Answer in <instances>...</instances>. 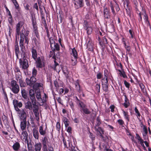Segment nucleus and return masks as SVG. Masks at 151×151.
Wrapping results in <instances>:
<instances>
[{
	"mask_svg": "<svg viewBox=\"0 0 151 151\" xmlns=\"http://www.w3.org/2000/svg\"><path fill=\"white\" fill-rule=\"evenodd\" d=\"M22 58L19 59L20 67L22 70H27L29 67L28 62L27 59L26 54L22 53Z\"/></svg>",
	"mask_w": 151,
	"mask_h": 151,
	"instance_id": "obj_1",
	"label": "nucleus"
},
{
	"mask_svg": "<svg viewBox=\"0 0 151 151\" xmlns=\"http://www.w3.org/2000/svg\"><path fill=\"white\" fill-rule=\"evenodd\" d=\"M11 89L13 92L15 94L18 93L19 91V85L17 84V82L15 80H12L11 82Z\"/></svg>",
	"mask_w": 151,
	"mask_h": 151,
	"instance_id": "obj_2",
	"label": "nucleus"
},
{
	"mask_svg": "<svg viewBox=\"0 0 151 151\" xmlns=\"http://www.w3.org/2000/svg\"><path fill=\"white\" fill-rule=\"evenodd\" d=\"M98 34H97L96 36V38L97 39V38H98V41L99 44L101 46L102 50H104L106 46V45L108 43L107 40L105 37H103L102 40H101L100 37L99 36V32H98Z\"/></svg>",
	"mask_w": 151,
	"mask_h": 151,
	"instance_id": "obj_3",
	"label": "nucleus"
},
{
	"mask_svg": "<svg viewBox=\"0 0 151 151\" xmlns=\"http://www.w3.org/2000/svg\"><path fill=\"white\" fill-rule=\"evenodd\" d=\"M36 96L37 99L39 101H41L42 104V105H43V104L46 101V99L47 97L45 93L44 94V97H43L42 99L41 97V93L39 90H36Z\"/></svg>",
	"mask_w": 151,
	"mask_h": 151,
	"instance_id": "obj_4",
	"label": "nucleus"
},
{
	"mask_svg": "<svg viewBox=\"0 0 151 151\" xmlns=\"http://www.w3.org/2000/svg\"><path fill=\"white\" fill-rule=\"evenodd\" d=\"M24 37L25 35L24 34L23 31L22 30L21 32L20 33V40L19 42V45L21 48V50L22 52V53L26 54L25 50L24 49V47L23 45V42L24 40Z\"/></svg>",
	"mask_w": 151,
	"mask_h": 151,
	"instance_id": "obj_5",
	"label": "nucleus"
},
{
	"mask_svg": "<svg viewBox=\"0 0 151 151\" xmlns=\"http://www.w3.org/2000/svg\"><path fill=\"white\" fill-rule=\"evenodd\" d=\"M49 41L50 42V46L52 50L54 51L55 50L59 51L60 50V47L58 44L54 42L52 39V37L50 38Z\"/></svg>",
	"mask_w": 151,
	"mask_h": 151,
	"instance_id": "obj_6",
	"label": "nucleus"
},
{
	"mask_svg": "<svg viewBox=\"0 0 151 151\" xmlns=\"http://www.w3.org/2000/svg\"><path fill=\"white\" fill-rule=\"evenodd\" d=\"M35 94H36V91H35L32 89H30L29 91V98L31 100L32 104L33 105L35 104V102H36V100L35 97Z\"/></svg>",
	"mask_w": 151,
	"mask_h": 151,
	"instance_id": "obj_7",
	"label": "nucleus"
},
{
	"mask_svg": "<svg viewBox=\"0 0 151 151\" xmlns=\"http://www.w3.org/2000/svg\"><path fill=\"white\" fill-rule=\"evenodd\" d=\"M20 119L21 120H26L27 114L24 109H22L17 111Z\"/></svg>",
	"mask_w": 151,
	"mask_h": 151,
	"instance_id": "obj_8",
	"label": "nucleus"
},
{
	"mask_svg": "<svg viewBox=\"0 0 151 151\" xmlns=\"http://www.w3.org/2000/svg\"><path fill=\"white\" fill-rule=\"evenodd\" d=\"M26 80L27 84L31 87L37 81V79L35 77L32 76L30 77V79L27 78Z\"/></svg>",
	"mask_w": 151,
	"mask_h": 151,
	"instance_id": "obj_9",
	"label": "nucleus"
},
{
	"mask_svg": "<svg viewBox=\"0 0 151 151\" xmlns=\"http://www.w3.org/2000/svg\"><path fill=\"white\" fill-rule=\"evenodd\" d=\"M74 6L76 9H78L83 6L84 3L83 0H77L75 2H73Z\"/></svg>",
	"mask_w": 151,
	"mask_h": 151,
	"instance_id": "obj_10",
	"label": "nucleus"
},
{
	"mask_svg": "<svg viewBox=\"0 0 151 151\" xmlns=\"http://www.w3.org/2000/svg\"><path fill=\"white\" fill-rule=\"evenodd\" d=\"M13 104L15 110L16 111H18V110L20 109H19L18 107L21 108L22 106V104L21 102H19L18 101L15 99L13 100Z\"/></svg>",
	"mask_w": 151,
	"mask_h": 151,
	"instance_id": "obj_11",
	"label": "nucleus"
},
{
	"mask_svg": "<svg viewBox=\"0 0 151 151\" xmlns=\"http://www.w3.org/2000/svg\"><path fill=\"white\" fill-rule=\"evenodd\" d=\"M124 96L125 97L124 102L122 104L125 108H127L129 106L130 103L127 96L126 95H124Z\"/></svg>",
	"mask_w": 151,
	"mask_h": 151,
	"instance_id": "obj_12",
	"label": "nucleus"
},
{
	"mask_svg": "<svg viewBox=\"0 0 151 151\" xmlns=\"http://www.w3.org/2000/svg\"><path fill=\"white\" fill-rule=\"evenodd\" d=\"M22 24L21 22H19L18 23L16 26V38H17V37H19L20 32V28L22 27Z\"/></svg>",
	"mask_w": 151,
	"mask_h": 151,
	"instance_id": "obj_13",
	"label": "nucleus"
},
{
	"mask_svg": "<svg viewBox=\"0 0 151 151\" xmlns=\"http://www.w3.org/2000/svg\"><path fill=\"white\" fill-rule=\"evenodd\" d=\"M104 17L105 19H109L110 17V11L109 9L107 8L104 9Z\"/></svg>",
	"mask_w": 151,
	"mask_h": 151,
	"instance_id": "obj_14",
	"label": "nucleus"
},
{
	"mask_svg": "<svg viewBox=\"0 0 151 151\" xmlns=\"http://www.w3.org/2000/svg\"><path fill=\"white\" fill-rule=\"evenodd\" d=\"M33 135L34 137L36 139L38 140L39 137V133L36 128H34L32 130Z\"/></svg>",
	"mask_w": 151,
	"mask_h": 151,
	"instance_id": "obj_15",
	"label": "nucleus"
},
{
	"mask_svg": "<svg viewBox=\"0 0 151 151\" xmlns=\"http://www.w3.org/2000/svg\"><path fill=\"white\" fill-rule=\"evenodd\" d=\"M84 27L85 29L87 30V32L88 34H90L91 33L92 29L91 27L88 26L86 22H84Z\"/></svg>",
	"mask_w": 151,
	"mask_h": 151,
	"instance_id": "obj_16",
	"label": "nucleus"
},
{
	"mask_svg": "<svg viewBox=\"0 0 151 151\" xmlns=\"http://www.w3.org/2000/svg\"><path fill=\"white\" fill-rule=\"evenodd\" d=\"M123 114L124 119L127 120V123L128 124V122L130 120L129 115H128V112H125L124 110H122Z\"/></svg>",
	"mask_w": 151,
	"mask_h": 151,
	"instance_id": "obj_17",
	"label": "nucleus"
},
{
	"mask_svg": "<svg viewBox=\"0 0 151 151\" xmlns=\"http://www.w3.org/2000/svg\"><path fill=\"white\" fill-rule=\"evenodd\" d=\"M20 123V127L22 130H24L26 127L27 125V120H21Z\"/></svg>",
	"mask_w": 151,
	"mask_h": 151,
	"instance_id": "obj_18",
	"label": "nucleus"
},
{
	"mask_svg": "<svg viewBox=\"0 0 151 151\" xmlns=\"http://www.w3.org/2000/svg\"><path fill=\"white\" fill-rule=\"evenodd\" d=\"M96 131L97 132L99 133L98 134L102 138H104V136L103 135V134H104V130L102 128H101V127H99L96 129Z\"/></svg>",
	"mask_w": 151,
	"mask_h": 151,
	"instance_id": "obj_19",
	"label": "nucleus"
},
{
	"mask_svg": "<svg viewBox=\"0 0 151 151\" xmlns=\"http://www.w3.org/2000/svg\"><path fill=\"white\" fill-rule=\"evenodd\" d=\"M15 53L17 57L18 56V54L19 53V48L18 45V43L17 40V38H16L15 41Z\"/></svg>",
	"mask_w": 151,
	"mask_h": 151,
	"instance_id": "obj_20",
	"label": "nucleus"
},
{
	"mask_svg": "<svg viewBox=\"0 0 151 151\" xmlns=\"http://www.w3.org/2000/svg\"><path fill=\"white\" fill-rule=\"evenodd\" d=\"M20 147V144L18 142H16L12 146L13 150L15 151H19Z\"/></svg>",
	"mask_w": 151,
	"mask_h": 151,
	"instance_id": "obj_21",
	"label": "nucleus"
},
{
	"mask_svg": "<svg viewBox=\"0 0 151 151\" xmlns=\"http://www.w3.org/2000/svg\"><path fill=\"white\" fill-rule=\"evenodd\" d=\"M28 134L26 131H23L21 134L22 139L24 140L25 142L28 140Z\"/></svg>",
	"mask_w": 151,
	"mask_h": 151,
	"instance_id": "obj_22",
	"label": "nucleus"
},
{
	"mask_svg": "<svg viewBox=\"0 0 151 151\" xmlns=\"http://www.w3.org/2000/svg\"><path fill=\"white\" fill-rule=\"evenodd\" d=\"M102 81L104 82L105 84L104 85L103 89L104 90L106 91H108V85L107 83H108V78H106L105 79H102Z\"/></svg>",
	"mask_w": 151,
	"mask_h": 151,
	"instance_id": "obj_23",
	"label": "nucleus"
},
{
	"mask_svg": "<svg viewBox=\"0 0 151 151\" xmlns=\"http://www.w3.org/2000/svg\"><path fill=\"white\" fill-rule=\"evenodd\" d=\"M39 132L40 134L42 136H46V132L45 130L43 129V126L42 125L39 127Z\"/></svg>",
	"mask_w": 151,
	"mask_h": 151,
	"instance_id": "obj_24",
	"label": "nucleus"
},
{
	"mask_svg": "<svg viewBox=\"0 0 151 151\" xmlns=\"http://www.w3.org/2000/svg\"><path fill=\"white\" fill-rule=\"evenodd\" d=\"M134 111L136 114V116L137 118L139 121H140V117L141 116V114L137 109V106H136L134 107Z\"/></svg>",
	"mask_w": 151,
	"mask_h": 151,
	"instance_id": "obj_25",
	"label": "nucleus"
},
{
	"mask_svg": "<svg viewBox=\"0 0 151 151\" xmlns=\"http://www.w3.org/2000/svg\"><path fill=\"white\" fill-rule=\"evenodd\" d=\"M41 147L42 145L40 143L36 144L35 145V151H40Z\"/></svg>",
	"mask_w": 151,
	"mask_h": 151,
	"instance_id": "obj_26",
	"label": "nucleus"
},
{
	"mask_svg": "<svg viewBox=\"0 0 151 151\" xmlns=\"http://www.w3.org/2000/svg\"><path fill=\"white\" fill-rule=\"evenodd\" d=\"M32 103L30 101H28L25 103V107L26 109H31L32 108Z\"/></svg>",
	"mask_w": 151,
	"mask_h": 151,
	"instance_id": "obj_27",
	"label": "nucleus"
},
{
	"mask_svg": "<svg viewBox=\"0 0 151 151\" xmlns=\"http://www.w3.org/2000/svg\"><path fill=\"white\" fill-rule=\"evenodd\" d=\"M129 32L131 35V36L129 37L130 39H134L136 40V37L134 33L133 30L130 29L129 30ZM136 40H135V41Z\"/></svg>",
	"mask_w": 151,
	"mask_h": 151,
	"instance_id": "obj_28",
	"label": "nucleus"
},
{
	"mask_svg": "<svg viewBox=\"0 0 151 151\" xmlns=\"http://www.w3.org/2000/svg\"><path fill=\"white\" fill-rule=\"evenodd\" d=\"M25 143H27V148L29 150H31L32 148V145L31 141L29 142L28 140L25 142Z\"/></svg>",
	"mask_w": 151,
	"mask_h": 151,
	"instance_id": "obj_29",
	"label": "nucleus"
},
{
	"mask_svg": "<svg viewBox=\"0 0 151 151\" xmlns=\"http://www.w3.org/2000/svg\"><path fill=\"white\" fill-rule=\"evenodd\" d=\"M37 66L38 67L41 68L42 67L43 65L40 58H37Z\"/></svg>",
	"mask_w": 151,
	"mask_h": 151,
	"instance_id": "obj_30",
	"label": "nucleus"
},
{
	"mask_svg": "<svg viewBox=\"0 0 151 151\" xmlns=\"http://www.w3.org/2000/svg\"><path fill=\"white\" fill-rule=\"evenodd\" d=\"M123 1V4L124 6L125 7V5L126 4V8H125L126 10L127 11V9L128 8L129 5V4L130 2L129 1V0H122Z\"/></svg>",
	"mask_w": 151,
	"mask_h": 151,
	"instance_id": "obj_31",
	"label": "nucleus"
},
{
	"mask_svg": "<svg viewBox=\"0 0 151 151\" xmlns=\"http://www.w3.org/2000/svg\"><path fill=\"white\" fill-rule=\"evenodd\" d=\"M71 55L74 57V58H77L78 55L76 51L75 48H73L72 49V53L71 54Z\"/></svg>",
	"mask_w": 151,
	"mask_h": 151,
	"instance_id": "obj_32",
	"label": "nucleus"
},
{
	"mask_svg": "<svg viewBox=\"0 0 151 151\" xmlns=\"http://www.w3.org/2000/svg\"><path fill=\"white\" fill-rule=\"evenodd\" d=\"M18 78H19V79H17V78H16V79L17 80V81H19V85L21 87H24V83L23 82V81L22 80L21 78H19V77Z\"/></svg>",
	"mask_w": 151,
	"mask_h": 151,
	"instance_id": "obj_33",
	"label": "nucleus"
},
{
	"mask_svg": "<svg viewBox=\"0 0 151 151\" xmlns=\"http://www.w3.org/2000/svg\"><path fill=\"white\" fill-rule=\"evenodd\" d=\"M144 19L145 20V22L146 23H147L149 25L150 24V22L148 20V17L147 15V14L146 12H145V14L144 16Z\"/></svg>",
	"mask_w": 151,
	"mask_h": 151,
	"instance_id": "obj_34",
	"label": "nucleus"
},
{
	"mask_svg": "<svg viewBox=\"0 0 151 151\" xmlns=\"http://www.w3.org/2000/svg\"><path fill=\"white\" fill-rule=\"evenodd\" d=\"M32 52L33 58L34 59H36L37 57V53L36 50L34 48H32Z\"/></svg>",
	"mask_w": 151,
	"mask_h": 151,
	"instance_id": "obj_35",
	"label": "nucleus"
},
{
	"mask_svg": "<svg viewBox=\"0 0 151 151\" xmlns=\"http://www.w3.org/2000/svg\"><path fill=\"white\" fill-rule=\"evenodd\" d=\"M101 121L100 117L99 116L97 117L96 119V126H99L101 124Z\"/></svg>",
	"mask_w": 151,
	"mask_h": 151,
	"instance_id": "obj_36",
	"label": "nucleus"
},
{
	"mask_svg": "<svg viewBox=\"0 0 151 151\" xmlns=\"http://www.w3.org/2000/svg\"><path fill=\"white\" fill-rule=\"evenodd\" d=\"M137 82L138 83L140 87L141 91H143L144 89H145V87L144 85L140 81H137Z\"/></svg>",
	"mask_w": 151,
	"mask_h": 151,
	"instance_id": "obj_37",
	"label": "nucleus"
},
{
	"mask_svg": "<svg viewBox=\"0 0 151 151\" xmlns=\"http://www.w3.org/2000/svg\"><path fill=\"white\" fill-rule=\"evenodd\" d=\"M117 68L118 69V71L121 73V70L122 69V64L121 63H117L116 64Z\"/></svg>",
	"mask_w": 151,
	"mask_h": 151,
	"instance_id": "obj_38",
	"label": "nucleus"
},
{
	"mask_svg": "<svg viewBox=\"0 0 151 151\" xmlns=\"http://www.w3.org/2000/svg\"><path fill=\"white\" fill-rule=\"evenodd\" d=\"M77 58H74L72 57L71 64L73 66L76 65L77 63Z\"/></svg>",
	"mask_w": 151,
	"mask_h": 151,
	"instance_id": "obj_39",
	"label": "nucleus"
},
{
	"mask_svg": "<svg viewBox=\"0 0 151 151\" xmlns=\"http://www.w3.org/2000/svg\"><path fill=\"white\" fill-rule=\"evenodd\" d=\"M75 84L76 86V90L79 92H81L80 86L78 82L77 81H76Z\"/></svg>",
	"mask_w": 151,
	"mask_h": 151,
	"instance_id": "obj_40",
	"label": "nucleus"
},
{
	"mask_svg": "<svg viewBox=\"0 0 151 151\" xmlns=\"http://www.w3.org/2000/svg\"><path fill=\"white\" fill-rule=\"evenodd\" d=\"M21 93L22 97L24 99H27V96L26 91L24 89H23L22 90Z\"/></svg>",
	"mask_w": 151,
	"mask_h": 151,
	"instance_id": "obj_41",
	"label": "nucleus"
},
{
	"mask_svg": "<svg viewBox=\"0 0 151 151\" xmlns=\"http://www.w3.org/2000/svg\"><path fill=\"white\" fill-rule=\"evenodd\" d=\"M48 142V139L46 136H45L42 139V144H47Z\"/></svg>",
	"mask_w": 151,
	"mask_h": 151,
	"instance_id": "obj_42",
	"label": "nucleus"
},
{
	"mask_svg": "<svg viewBox=\"0 0 151 151\" xmlns=\"http://www.w3.org/2000/svg\"><path fill=\"white\" fill-rule=\"evenodd\" d=\"M52 57V58H53L55 59V60L54 61V62L55 63V65L53 66L52 68L54 70H56V67L58 65V63H57L56 61V60H55V55H54L53 56H50V57Z\"/></svg>",
	"mask_w": 151,
	"mask_h": 151,
	"instance_id": "obj_43",
	"label": "nucleus"
},
{
	"mask_svg": "<svg viewBox=\"0 0 151 151\" xmlns=\"http://www.w3.org/2000/svg\"><path fill=\"white\" fill-rule=\"evenodd\" d=\"M117 122L119 125L122 127L124 126L123 125L124 124V123L122 119H119L117 120Z\"/></svg>",
	"mask_w": 151,
	"mask_h": 151,
	"instance_id": "obj_44",
	"label": "nucleus"
},
{
	"mask_svg": "<svg viewBox=\"0 0 151 151\" xmlns=\"http://www.w3.org/2000/svg\"><path fill=\"white\" fill-rule=\"evenodd\" d=\"M33 88L35 89H37L41 86L40 84V83H35L32 86Z\"/></svg>",
	"mask_w": 151,
	"mask_h": 151,
	"instance_id": "obj_45",
	"label": "nucleus"
},
{
	"mask_svg": "<svg viewBox=\"0 0 151 151\" xmlns=\"http://www.w3.org/2000/svg\"><path fill=\"white\" fill-rule=\"evenodd\" d=\"M96 91L98 93H99L100 92V84H96Z\"/></svg>",
	"mask_w": 151,
	"mask_h": 151,
	"instance_id": "obj_46",
	"label": "nucleus"
},
{
	"mask_svg": "<svg viewBox=\"0 0 151 151\" xmlns=\"http://www.w3.org/2000/svg\"><path fill=\"white\" fill-rule=\"evenodd\" d=\"M124 84L125 87L129 89L130 86V84L126 80H124Z\"/></svg>",
	"mask_w": 151,
	"mask_h": 151,
	"instance_id": "obj_47",
	"label": "nucleus"
},
{
	"mask_svg": "<svg viewBox=\"0 0 151 151\" xmlns=\"http://www.w3.org/2000/svg\"><path fill=\"white\" fill-rule=\"evenodd\" d=\"M37 73V70L35 68H33L32 71V76L35 77L36 76Z\"/></svg>",
	"mask_w": 151,
	"mask_h": 151,
	"instance_id": "obj_48",
	"label": "nucleus"
},
{
	"mask_svg": "<svg viewBox=\"0 0 151 151\" xmlns=\"http://www.w3.org/2000/svg\"><path fill=\"white\" fill-rule=\"evenodd\" d=\"M136 138H137V139H138V140L139 142H140L142 141L143 140L141 138V137H140L139 136V135L138 134H136Z\"/></svg>",
	"mask_w": 151,
	"mask_h": 151,
	"instance_id": "obj_49",
	"label": "nucleus"
},
{
	"mask_svg": "<svg viewBox=\"0 0 151 151\" xmlns=\"http://www.w3.org/2000/svg\"><path fill=\"white\" fill-rule=\"evenodd\" d=\"M124 47L125 48L127 51L128 52L130 51L131 50V47L129 45H126V46H124Z\"/></svg>",
	"mask_w": 151,
	"mask_h": 151,
	"instance_id": "obj_50",
	"label": "nucleus"
},
{
	"mask_svg": "<svg viewBox=\"0 0 151 151\" xmlns=\"http://www.w3.org/2000/svg\"><path fill=\"white\" fill-rule=\"evenodd\" d=\"M138 16L139 18L138 19L139 22H142V14L141 12H139L138 14Z\"/></svg>",
	"mask_w": 151,
	"mask_h": 151,
	"instance_id": "obj_51",
	"label": "nucleus"
},
{
	"mask_svg": "<svg viewBox=\"0 0 151 151\" xmlns=\"http://www.w3.org/2000/svg\"><path fill=\"white\" fill-rule=\"evenodd\" d=\"M110 6L111 7V10L112 12L115 15L116 13H115V11H114V7L113 5H112V4H111L110 5Z\"/></svg>",
	"mask_w": 151,
	"mask_h": 151,
	"instance_id": "obj_52",
	"label": "nucleus"
},
{
	"mask_svg": "<svg viewBox=\"0 0 151 151\" xmlns=\"http://www.w3.org/2000/svg\"><path fill=\"white\" fill-rule=\"evenodd\" d=\"M115 106L114 105H111L109 107V108L111 109V111L112 112H114V109Z\"/></svg>",
	"mask_w": 151,
	"mask_h": 151,
	"instance_id": "obj_53",
	"label": "nucleus"
},
{
	"mask_svg": "<svg viewBox=\"0 0 151 151\" xmlns=\"http://www.w3.org/2000/svg\"><path fill=\"white\" fill-rule=\"evenodd\" d=\"M56 128L58 131H59L60 129V124L58 122L56 124Z\"/></svg>",
	"mask_w": 151,
	"mask_h": 151,
	"instance_id": "obj_54",
	"label": "nucleus"
},
{
	"mask_svg": "<svg viewBox=\"0 0 151 151\" xmlns=\"http://www.w3.org/2000/svg\"><path fill=\"white\" fill-rule=\"evenodd\" d=\"M104 75L105 77L106 78H107V76H108V70L106 69H105L104 70Z\"/></svg>",
	"mask_w": 151,
	"mask_h": 151,
	"instance_id": "obj_55",
	"label": "nucleus"
},
{
	"mask_svg": "<svg viewBox=\"0 0 151 151\" xmlns=\"http://www.w3.org/2000/svg\"><path fill=\"white\" fill-rule=\"evenodd\" d=\"M102 76V75L101 73H98L97 75V78L98 79H100L101 78Z\"/></svg>",
	"mask_w": 151,
	"mask_h": 151,
	"instance_id": "obj_56",
	"label": "nucleus"
},
{
	"mask_svg": "<svg viewBox=\"0 0 151 151\" xmlns=\"http://www.w3.org/2000/svg\"><path fill=\"white\" fill-rule=\"evenodd\" d=\"M84 112L86 114H89V112L87 108H84L82 109Z\"/></svg>",
	"mask_w": 151,
	"mask_h": 151,
	"instance_id": "obj_57",
	"label": "nucleus"
},
{
	"mask_svg": "<svg viewBox=\"0 0 151 151\" xmlns=\"http://www.w3.org/2000/svg\"><path fill=\"white\" fill-rule=\"evenodd\" d=\"M58 21L59 23H61L62 22V18L60 16L59 17H58Z\"/></svg>",
	"mask_w": 151,
	"mask_h": 151,
	"instance_id": "obj_58",
	"label": "nucleus"
},
{
	"mask_svg": "<svg viewBox=\"0 0 151 151\" xmlns=\"http://www.w3.org/2000/svg\"><path fill=\"white\" fill-rule=\"evenodd\" d=\"M64 122L65 124V126L66 127H68L69 125V124L68 123L67 119H64Z\"/></svg>",
	"mask_w": 151,
	"mask_h": 151,
	"instance_id": "obj_59",
	"label": "nucleus"
},
{
	"mask_svg": "<svg viewBox=\"0 0 151 151\" xmlns=\"http://www.w3.org/2000/svg\"><path fill=\"white\" fill-rule=\"evenodd\" d=\"M36 117V120L38 121L39 120V113L34 114Z\"/></svg>",
	"mask_w": 151,
	"mask_h": 151,
	"instance_id": "obj_60",
	"label": "nucleus"
},
{
	"mask_svg": "<svg viewBox=\"0 0 151 151\" xmlns=\"http://www.w3.org/2000/svg\"><path fill=\"white\" fill-rule=\"evenodd\" d=\"M139 144L142 146V147H143L144 150H145L146 149V147H145V145L144 144L143 140L139 142Z\"/></svg>",
	"mask_w": 151,
	"mask_h": 151,
	"instance_id": "obj_61",
	"label": "nucleus"
},
{
	"mask_svg": "<svg viewBox=\"0 0 151 151\" xmlns=\"http://www.w3.org/2000/svg\"><path fill=\"white\" fill-rule=\"evenodd\" d=\"M79 104L81 107L82 108V109L85 108V105L82 102H80L79 103Z\"/></svg>",
	"mask_w": 151,
	"mask_h": 151,
	"instance_id": "obj_62",
	"label": "nucleus"
},
{
	"mask_svg": "<svg viewBox=\"0 0 151 151\" xmlns=\"http://www.w3.org/2000/svg\"><path fill=\"white\" fill-rule=\"evenodd\" d=\"M33 8L35 9L37 11H38V7L37 4V3L35 4Z\"/></svg>",
	"mask_w": 151,
	"mask_h": 151,
	"instance_id": "obj_63",
	"label": "nucleus"
},
{
	"mask_svg": "<svg viewBox=\"0 0 151 151\" xmlns=\"http://www.w3.org/2000/svg\"><path fill=\"white\" fill-rule=\"evenodd\" d=\"M144 131L145 132V134H147L148 133L147 130V128L145 127V126H144Z\"/></svg>",
	"mask_w": 151,
	"mask_h": 151,
	"instance_id": "obj_64",
	"label": "nucleus"
}]
</instances>
